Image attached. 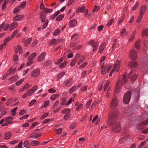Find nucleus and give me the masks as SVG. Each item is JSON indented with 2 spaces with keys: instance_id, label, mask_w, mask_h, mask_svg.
Instances as JSON below:
<instances>
[{
  "instance_id": "nucleus-1",
  "label": "nucleus",
  "mask_w": 148,
  "mask_h": 148,
  "mask_svg": "<svg viewBox=\"0 0 148 148\" xmlns=\"http://www.w3.org/2000/svg\"><path fill=\"white\" fill-rule=\"evenodd\" d=\"M118 112L115 111L111 113L108 119V123L110 126L111 127L113 131L115 132H118L121 129L120 124L118 121Z\"/></svg>"
},
{
  "instance_id": "nucleus-2",
  "label": "nucleus",
  "mask_w": 148,
  "mask_h": 148,
  "mask_svg": "<svg viewBox=\"0 0 148 148\" xmlns=\"http://www.w3.org/2000/svg\"><path fill=\"white\" fill-rule=\"evenodd\" d=\"M131 96V92L130 91H127L125 94L123 99V102L125 104H127L129 102Z\"/></svg>"
},
{
  "instance_id": "nucleus-3",
  "label": "nucleus",
  "mask_w": 148,
  "mask_h": 148,
  "mask_svg": "<svg viewBox=\"0 0 148 148\" xmlns=\"http://www.w3.org/2000/svg\"><path fill=\"white\" fill-rule=\"evenodd\" d=\"M118 99L116 97L112 99L110 104V108L112 109L116 108L118 106Z\"/></svg>"
},
{
  "instance_id": "nucleus-4",
  "label": "nucleus",
  "mask_w": 148,
  "mask_h": 148,
  "mask_svg": "<svg viewBox=\"0 0 148 148\" xmlns=\"http://www.w3.org/2000/svg\"><path fill=\"white\" fill-rule=\"evenodd\" d=\"M134 69L131 70V71L128 75V78L130 80L131 82L133 83L136 80L137 77V75L136 74H132V72Z\"/></svg>"
},
{
  "instance_id": "nucleus-5",
  "label": "nucleus",
  "mask_w": 148,
  "mask_h": 148,
  "mask_svg": "<svg viewBox=\"0 0 148 148\" xmlns=\"http://www.w3.org/2000/svg\"><path fill=\"white\" fill-rule=\"evenodd\" d=\"M137 54L136 51L132 49L130 51V57L132 60H135L137 58Z\"/></svg>"
},
{
  "instance_id": "nucleus-6",
  "label": "nucleus",
  "mask_w": 148,
  "mask_h": 148,
  "mask_svg": "<svg viewBox=\"0 0 148 148\" xmlns=\"http://www.w3.org/2000/svg\"><path fill=\"white\" fill-rule=\"evenodd\" d=\"M40 71L39 69H35L31 73V76L33 77H36L40 74Z\"/></svg>"
},
{
  "instance_id": "nucleus-7",
  "label": "nucleus",
  "mask_w": 148,
  "mask_h": 148,
  "mask_svg": "<svg viewBox=\"0 0 148 148\" xmlns=\"http://www.w3.org/2000/svg\"><path fill=\"white\" fill-rule=\"evenodd\" d=\"M46 53L45 52H42L38 56L37 60L38 62H41L45 59Z\"/></svg>"
},
{
  "instance_id": "nucleus-8",
  "label": "nucleus",
  "mask_w": 148,
  "mask_h": 148,
  "mask_svg": "<svg viewBox=\"0 0 148 148\" xmlns=\"http://www.w3.org/2000/svg\"><path fill=\"white\" fill-rule=\"evenodd\" d=\"M147 123H148V119L143 123L138 125L136 126V128L138 130H140L143 128V125H146Z\"/></svg>"
},
{
  "instance_id": "nucleus-9",
  "label": "nucleus",
  "mask_w": 148,
  "mask_h": 148,
  "mask_svg": "<svg viewBox=\"0 0 148 148\" xmlns=\"http://www.w3.org/2000/svg\"><path fill=\"white\" fill-rule=\"evenodd\" d=\"M147 123H148V119L143 123L138 125L136 126V128L138 130H140L143 128V125H146Z\"/></svg>"
},
{
  "instance_id": "nucleus-10",
  "label": "nucleus",
  "mask_w": 148,
  "mask_h": 148,
  "mask_svg": "<svg viewBox=\"0 0 148 148\" xmlns=\"http://www.w3.org/2000/svg\"><path fill=\"white\" fill-rule=\"evenodd\" d=\"M147 123H148V119L143 123L138 125L136 126V128L138 130H140L143 128V125H146Z\"/></svg>"
},
{
  "instance_id": "nucleus-11",
  "label": "nucleus",
  "mask_w": 148,
  "mask_h": 148,
  "mask_svg": "<svg viewBox=\"0 0 148 148\" xmlns=\"http://www.w3.org/2000/svg\"><path fill=\"white\" fill-rule=\"evenodd\" d=\"M147 123H148V119L143 123L138 125L136 126V128L138 130H140L143 128V125H146Z\"/></svg>"
},
{
  "instance_id": "nucleus-12",
  "label": "nucleus",
  "mask_w": 148,
  "mask_h": 148,
  "mask_svg": "<svg viewBox=\"0 0 148 148\" xmlns=\"http://www.w3.org/2000/svg\"><path fill=\"white\" fill-rule=\"evenodd\" d=\"M129 66L132 68H136L138 66V63L137 62L134 60L131 61L128 64Z\"/></svg>"
},
{
  "instance_id": "nucleus-13",
  "label": "nucleus",
  "mask_w": 148,
  "mask_h": 148,
  "mask_svg": "<svg viewBox=\"0 0 148 148\" xmlns=\"http://www.w3.org/2000/svg\"><path fill=\"white\" fill-rule=\"evenodd\" d=\"M40 18L41 19L42 23L44 22L46 18L45 13L44 11H41L40 13Z\"/></svg>"
},
{
  "instance_id": "nucleus-14",
  "label": "nucleus",
  "mask_w": 148,
  "mask_h": 148,
  "mask_svg": "<svg viewBox=\"0 0 148 148\" xmlns=\"http://www.w3.org/2000/svg\"><path fill=\"white\" fill-rule=\"evenodd\" d=\"M77 22L75 19H73L69 21V25L71 27H73L77 25Z\"/></svg>"
},
{
  "instance_id": "nucleus-15",
  "label": "nucleus",
  "mask_w": 148,
  "mask_h": 148,
  "mask_svg": "<svg viewBox=\"0 0 148 148\" xmlns=\"http://www.w3.org/2000/svg\"><path fill=\"white\" fill-rule=\"evenodd\" d=\"M147 8L145 5H143L140 9V14L143 15L144 12L147 10Z\"/></svg>"
},
{
  "instance_id": "nucleus-16",
  "label": "nucleus",
  "mask_w": 148,
  "mask_h": 148,
  "mask_svg": "<svg viewBox=\"0 0 148 148\" xmlns=\"http://www.w3.org/2000/svg\"><path fill=\"white\" fill-rule=\"evenodd\" d=\"M23 17V15H17L15 16L13 19L14 21H18L21 20Z\"/></svg>"
},
{
  "instance_id": "nucleus-17",
  "label": "nucleus",
  "mask_w": 148,
  "mask_h": 148,
  "mask_svg": "<svg viewBox=\"0 0 148 148\" xmlns=\"http://www.w3.org/2000/svg\"><path fill=\"white\" fill-rule=\"evenodd\" d=\"M18 25V23L17 22H13L10 25V28L9 30L10 31L13 29L15 28Z\"/></svg>"
},
{
  "instance_id": "nucleus-18",
  "label": "nucleus",
  "mask_w": 148,
  "mask_h": 148,
  "mask_svg": "<svg viewBox=\"0 0 148 148\" xmlns=\"http://www.w3.org/2000/svg\"><path fill=\"white\" fill-rule=\"evenodd\" d=\"M76 56H77V57L74 60H73L71 62L70 65L71 66H73L75 65L77 62V59L78 58V57H79L80 56V54L79 53L77 54L75 58L76 57Z\"/></svg>"
},
{
  "instance_id": "nucleus-19",
  "label": "nucleus",
  "mask_w": 148,
  "mask_h": 148,
  "mask_svg": "<svg viewBox=\"0 0 148 148\" xmlns=\"http://www.w3.org/2000/svg\"><path fill=\"white\" fill-rule=\"evenodd\" d=\"M105 42H103L101 44L99 49V53H101L103 52L105 47Z\"/></svg>"
},
{
  "instance_id": "nucleus-20",
  "label": "nucleus",
  "mask_w": 148,
  "mask_h": 148,
  "mask_svg": "<svg viewBox=\"0 0 148 148\" xmlns=\"http://www.w3.org/2000/svg\"><path fill=\"white\" fill-rule=\"evenodd\" d=\"M58 42L55 38H53L51 40L49 44V46H52L53 45H56Z\"/></svg>"
},
{
  "instance_id": "nucleus-21",
  "label": "nucleus",
  "mask_w": 148,
  "mask_h": 148,
  "mask_svg": "<svg viewBox=\"0 0 148 148\" xmlns=\"http://www.w3.org/2000/svg\"><path fill=\"white\" fill-rule=\"evenodd\" d=\"M121 87V84H116L115 86V92L116 93H118L120 92V89Z\"/></svg>"
},
{
  "instance_id": "nucleus-22",
  "label": "nucleus",
  "mask_w": 148,
  "mask_h": 148,
  "mask_svg": "<svg viewBox=\"0 0 148 148\" xmlns=\"http://www.w3.org/2000/svg\"><path fill=\"white\" fill-rule=\"evenodd\" d=\"M36 56V53L35 52L31 54L28 58V60H34L33 58Z\"/></svg>"
},
{
  "instance_id": "nucleus-23",
  "label": "nucleus",
  "mask_w": 148,
  "mask_h": 148,
  "mask_svg": "<svg viewBox=\"0 0 148 148\" xmlns=\"http://www.w3.org/2000/svg\"><path fill=\"white\" fill-rule=\"evenodd\" d=\"M23 146L27 148H29L30 145L29 144V141L27 140H25L23 143Z\"/></svg>"
},
{
  "instance_id": "nucleus-24",
  "label": "nucleus",
  "mask_w": 148,
  "mask_h": 148,
  "mask_svg": "<svg viewBox=\"0 0 148 148\" xmlns=\"http://www.w3.org/2000/svg\"><path fill=\"white\" fill-rule=\"evenodd\" d=\"M80 85H79V86H73L69 90V92L70 93H71L75 91V90H76L77 89V88L80 86Z\"/></svg>"
},
{
  "instance_id": "nucleus-25",
  "label": "nucleus",
  "mask_w": 148,
  "mask_h": 148,
  "mask_svg": "<svg viewBox=\"0 0 148 148\" xmlns=\"http://www.w3.org/2000/svg\"><path fill=\"white\" fill-rule=\"evenodd\" d=\"M140 40H138L135 43V49H139L140 47Z\"/></svg>"
},
{
  "instance_id": "nucleus-26",
  "label": "nucleus",
  "mask_w": 148,
  "mask_h": 148,
  "mask_svg": "<svg viewBox=\"0 0 148 148\" xmlns=\"http://www.w3.org/2000/svg\"><path fill=\"white\" fill-rule=\"evenodd\" d=\"M26 3V1H23L21 3L20 5L18 6L20 8H21L22 9H23L25 8Z\"/></svg>"
},
{
  "instance_id": "nucleus-27",
  "label": "nucleus",
  "mask_w": 148,
  "mask_h": 148,
  "mask_svg": "<svg viewBox=\"0 0 148 148\" xmlns=\"http://www.w3.org/2000/svg\"><path fill=\"white\" fill-rule=\"evenodd\" d=\"M65 74V72L63 71L59 73L57 75L56 78L57 79H59L62 77Z\"/></svg>"
},
{
  "instance_id": "nucleus-28",
  "label": "nucleus",
  "mask_w": 148,
  "mask_h": 148,
  "mask_svg": "<svg viewBox=\"0 0 148 148\" xmlns=\"http://www.w3.org/2000/svg\"><path fill=\"white\" fill-rule=\"evenodd\" d=\"M32 40V38H28L25 41V47H27L30 43Z\"/></svg>"
},
{
  "instance_id": "nucleus-29",
  "label": "nucleus",
  "mask_w": 148,
  "mask_h": 148,
  "mask_svg": "<svg viewBox=\"0 0 148 148\" xmlns=\"http://www.w3.org/2000/svg\"><path fill=\"white\" fill-rule=\"evenodd\" d=\"M5 137L4 138L5 140H8L11 137L12 134L10 132H7L5 134Z\"/></svg>"
},
{
  "instance_id": "nucleus-30",
  "label": "nucleus",
  "mask_w": 148,
  "mask_h": 148,
  "mask_svg": "<svg viewBox=\"0 0 148 148\" xmlns=\"http://www.w3.org/2000/svg\"><path fill=\"white\" fill-rule=\"evenodd\" d=\"M143 45L144 46L143 49L145 50L148 48V41L145 40L143 42Z\"/></svg>"
},
{
  "instance_id": "nucleus-31",
  "label": "nucleus",
  "mask_w": 148,
  "mask_h": 148,
  "mask_svg": "<svg viewBox=\"0 0 148 148\" xmlns=\"http://www.w3.org/2000/svg\"><path fill=\"white\" fill-rule=\"evenodd\" d=\"M64 17V14H60L56 18V20L59 21L62 20Z\"/></svg>"
},
{
  "instance_id": "nucleus-32",
  "label": "nucleus",
  "mask_w": 148,
  "mask_h": 148,
  "mask_svg": "<svg viewBox=\"0 0 148 148\" xmlns=\"http://www.w3.org/2000/svg\"><path fill=\"white\" fill-rule=\"evenodd\" d=\"M98 46V44L97 42L95 43L92 46L93 49L92 51L93 52H95L97 50Z\"/></svg>"
},
{
  "instance_id": "nucleus-33",
  "label": "nucleus",
  "mask_w": 148,
  "mask_h": 148,
  "mask_svg": "<svg viewBox=\"0 0 148 148\" xmlns=\"http://www.w3.org/2000/svg\"><path fill=\"white\" fill-rule=\"evenodd\" d=\"M107 66H104L102 68L101 73L103 75H105L106 73Z\"/></svg>"
},
{
  "instance_id": "nucleus-34",
  "label": "nucleus",
  "mask_w": 148,
  "mask_h": 148,
  "mask_svg": "<svg viewBox=\"0 0 148 148\" xmlns=\"http://www.w3.org/2000/svg\"><path fill=\"white\" fill-rule=\"evenodd\" d=\"M40 143L37 140H33L31 142V145L33 146H35L38 145Z\"/></svg>"
},
{
  "instance_id": "nucleus-35",
  "label": "nucleus",
  "mask_w": 148,
  "mask_h": 148,
  "mask_svg": "<svg viewBox=\"0 0 148 148\" xmlns=\"http://www.w3.org/2000/svg\"><path fill=\"white\" fill-rule=\"evenodd\" d=\"M127 81V76L125 74H124L123 75V78L122 79V81L121 82V83H126Z\"/></svg>"
},
{
  "instance_id": "nucleus-36",
  "label": "nucleus",
  "mask_w": 148,
  "mask_h": 148,
  "mask_svg": "<svg viewBox=\"0 0 148 148\" xmlns=\"http://www.w3.org/2000/svg\"><path fill=\"white\" fill-rule=\"evenodd\" d=\"M29 137L33 139H35L37 138V136H36V132H34V133L31 134L29 135Z\"/></svg>"
},
{
  "instance_id": "nucleus-37",
  "label": "nucleus",
  "mask_w": 148,
  "mask_h": 148,
  "mask_svg": "<svg viewBox=\"0 0 148 148\" xmlns=\"http://www.w3.org/2000/svg\"><path fill=\"white\" fill-rule=\"evenodd\" d=\"M67 64L66 61H64V62L61 63L60 65V68L63 69L64 68Z\"/></svg>"
},
{
  "instance_id": "nucleus-38",
  "label": "nucleus",
  "mask_w": 148,
  "mask_h": 148,
  "mask_svg": "<svg viewBox=\"0 0 148 148\" xmlns=\"http://www.w3.org/2000/svg\"><path fill=\"white\" fill-rule=\"evenodd\" d=\"M71 110L70 109H64L62 111V113L64 114H68L71 112Z\"/></svg>"
},
{
  "instance_id": "nucleus-39",
  "label": "nucleus",
  "mask_w": 148,
  "mask_h": 148,
  "mask_svg": "<svg viewBox=\"0 0 148 148\" xmlns=\"http://www.w3.org/2000/svg\"><path fill=\"white\" fill-rule=\"evenodd\" d=\"M59 96L58 94H55L52 95L51 97V100H54L58 97Z\"/></svg>"
},
{
  "instance_id": "nucleus-40",
  "label": "nucleus",
  "mask_w": 148,
  "mask_h": 148,
  "mask_svg": "<svg viewBox=\"0 0 148 148\" xmlns=\"http://www.w3.org/2000/svg\"><path fill=\"white\" fill-rule=\"evenodd\" d=\"M143 15L140 14L139 16L137 18L136 21L137 23H139L142 21Z\"/></svg>"
},
{
  "instance_id": "nucleus-41",
  "label": "nucleus",
  "mask_w": 148,
  "mask_h": 148,
  "mask_svg": "<svg viewBox=\"0 0 148 148\" xmlns=\"http://www.w3.org/2000/svg\"><path fill=\"white\" fill-rule=\"evenodd\" d=\"M142 36L146 35L148 36V30L146 29H143L142 32Z\"/></svg>"
},
{
  "instance_id": "nucleus-42",
  "label": "nucleus",
  "mask_w": 148,
  "mask_h": 148,
  "mask_svg": "<svg viewBox=\"0 0 148 148\" xmlns=\"http://www.w3.org/2000/svg\"><path fill=\"white\" fill-rule=\"evenodd\" d=\"M61 32L60 29H57L53 33L54 36H56L58 35Z\"/></svg>"
},
{
  "instance_id": "nucleus-43",
  "label": "nucleus",
  "mask_w": 148,
  "mask_h": 148,
  "mask_svg": "<svg viewBox=\"0 0 148 148\" xmlns=\"http://www.w3.org/2000/svg\"><path fill=\"white\" fill-rule=\"evenodd\" d=\"M63 58L61 57L60 59L57 60L56 62H55V64H59L61 63L63 60Z\"/></svg>"
},
{
  "instance_id": "nucleus-44",
  "label": "nucleus",
  "mask_w": 148,
  "mask_h": 148,
  "mask_svg": "<svg viewBox=\"0 0 148 148\" xmlns=\"http://www.w3.org/2000/svg\"><path fill=\"white\" fill-rule=\"evenodd\" d=\"M127 135H125V136L121 138L120 139V140L121 141V142H123L125 141V140H127Z\"/></svg>"
},
{
  "instance_id": "nucleus-45",
  "label": "nucleus",
  "mask_w": 148,
  "mask_h": 148,
  "mask_svg": "<svg viewBox=\"0 0 148 148\" xmlns=\"http://www.w3.org/2000/svg\"><path fill=\"white\" fill-rule=\"evenodd\" d=\"M18 60L19 59L18 55L15 54L13 57V61H18Z\"/></svg>"
},
{
  "instance_id": "nucleus-46",
  "label": "nucleus",
  "mask_w": 148,
  "mask_h": 148,
  "mask_svg": "<svg viewBox=\"0 0 148 148\" xmlns=\"http://www.w3.org/2000/svg\"><path fill=\"white\" fill-rule=\"evenodd\" d=\"M100 9V7L97 5H95L94 7V8L93 10V12H95L98 11Z\"/></svg>"
},
{
  "instance_id": "nucleus-47",
  "label": "nucleus",
  "mask_w": 148,
  "mask_h": 148,
  "mask_svg": "<svg viewBox=\"0 0 148 148\" xmlns=\"http://www.w3.org/2000/svg\"><path fill=\"white\" fill-rule=\"evenodd\" d=\"M88 64V62H84L79 66V68L82 69L84 68Z\"/></svg>"
},
{
  "instance_id": "nucleus-48",
  "label": "nucleus",
  "mask_w": 148,
  "mask_h": 148,
  "mask_svg": "<svg viewBox=\"0 0 148 148\" xmlns=\"http://www.w3.org/2000/svg\"><path fill=\"white\" fill-rule=\"evenodd\" d=\"M48 23V20H47L45 21V23H44V24H43L42 25V27L43 29H45L47 27Z\"/></svg>"
},
{
  "instance_id": "nucleus-49",
  "label": "nucleus",
  "mask_w": 148,
  "mask_h": 148,
  "mask_svg": "<svg viewBox=\"0 0 148 148\" xmlns=\"http://www.w3.org/2000/svg\"><path fill=\"white\" fill-rule=\"evenodd\" d=\"M19 77H18L17 75H15L14 76L11 78L12 79V80L14 82H16L19 79Z\"/></svg>"
},
{
  "instance_id": "nucleus-50",
  "label": "nucleus",
  "mask_w": 148,
  "mask_h": 148,
  "mask_svg": "<svg viewBox=\"0 0 148 148\" xmlns=\"http://www.w3.org/2000/svg\"><path fill=\"white\" fill-rule=\"evenodd\" d=\"M20 9V8L18 6L16 7L13 10V13L14 14L16 13Z\"/></svg>"
},
{
  "instance_id": "nucleus-51",
  "label": "nucleus",
  "mask_w": 148,
  "mask_h": 148,
  "mask_svg": "<svg viewBox=\"0 0 148 148\" xmlns=\"http://www.w3.org/2000/svg\"><path fill=\"white\" fill-rule=\"evenodd\" d=\"M114 21V19H110L108 22L107 23L106 25L108 26H110L113 22Z\"/></svg>"
},
{
  "instance_id": "nucleus-52",
  "label": "nucleus",
  "mask_w": 148,
  "mask_h": 148,
  "mask_svg": "<svg viewBox=\"0 0 148 148\" xmlns=\"http://www.w3.org/2000/svg\"><path fill=\"white\" fill-rule=\"evenodd\" d=\"M13 119V117L12 116H10L6 118L5 119V122H9L10 121L12 120Z\"/></svg>"
},
{
  "instance_id": "nucleus-53",
  "label": "nucleus",
  "mask_w": 148,
  "mask_h": 148,
  "mask_svg": "<svg viewBox=\"0 0 148 148\" xmlns=\"http://www.w3.org/2000/svg\"><path fill=\"white\" fill-rule=\"evenodd\" d=\"M82 46L81 45H78L76 46L74 48L72 49V50H79L80 49H81L82 48Z\"/></svg>"
},
{
  "instance_id": "nucleus-54",
  "label": "nucleus",
  "mask_w": 148,
  "mask_h": 148,
  "mask_svg": "<svg viewBox=\"0 0 148 148\" xmlns=\"http://www.w3.org/2000/svg\"><path fill=\"white\" fill-rule=\"evenodd\" d=\"M52 62V60H48L45 62V65L48 66L51 64Z\"/></svg>"
},
{
  "instance_id": "nucleus-55",
  "label": "nucleus",
  "mask_w": 148,
  "mask_h": 148,
  "mask_svg": "<svg viewBox=\"0 0 148 148\" xmlns=\"http://www.w3.org/2000/svg\"><path fill=\"white\" fill-rule=\"evenodd\" d=\"M120 64V61L119 60H117L116 63L114 64V66L116 68L117 66H119Z\"/></svg>"
},
{
  "instance_id": "nucleus-56",
  "label": "nucleus",
  "mask_w": 148,
  "mask_h": 148,
  "mask_svg": "<svg viewBox=\"0 0 148 148\" xmlns=\"http://www.w3.org/2000/svg\"><path fill=\"white\" fill-rule=\"evenodd\" d=\"M122 32H121V35L122 36L123 35H124L126 36L127 35V34L126 33V30L125 28H123L121 30Z\"/></svg>"
},
{
  "instance_id": "nucleus-57",
  "label": "nucleus",
  "mask_w": 148,
  "mask_h": 148,
  "mask_svg": "<svg viewBox=\"0 0 148 148\" xmlns=\"http://www.w3.org/2000/svg\"><path fill=\"white\" fill-rule=\"evenodd\" d=\"M44 11L47 13H50L53 11V10L46 8L44 9Z\"/></svg>"
},
{
  "instance_id": "nucleus-58",
  "label": "nucleus",
  "mask_w": 148,
  "mask_h": 148,
  "mask_svg": "<svg viewBox=\"0 0 148 148\" xmlns=\"http://www.w3.org/2000/svg\"><path fill=\"white\" fill-rule=\"evenodd\" d=\"M139 5V3L138 2H137L135 5L132 8V10H135L136 8H137L138 6Z\"/></svg>"
},
{
  "instance_id": "nucleus-59",
  "label": "nucleus",
  "mask_w": 148,
  "mask_h": 148,
  "mask_svg": "<svg viewBox=\"0 0 148 148\" xmlns=\"http://www.w3.org/2000/svg\"><path fill=\"white\" fill-rule=\"evenodd\" d=\"M84 59L85 57L84 56L82 57L80 60L77 63L78 65H79L82 63L84 61Z\"/></svg>"
},
{
  "instance_id": "nucleus-60",
  "label": "nucleus",
  "mask_w": 148,
  "mask_h": 148,
  "mask_svg": "<svg viewBox=\"0 0 148 148\" xmlns=\"http://www.w3.org/2000/svg\"><path fill=\"white\" fill-rule=\"evenodd\" d=\"M13 37H12L10 35L8 37H7L5 39V40H6V42H8L10 40H11L13 38Z\"/></svg>"
},
{
  "instance_id": "nucleus-61",
  "label": "nucleus",
  "mask_w": 148,
  "mask_h": 148,
  "mask_svg": "<svg viewBox=\"0 0 148 148\" xmlns=\"http://www.w3.org/2000/svg\"><path fill=\"white\" fill-rule=\"evenodd\" d=\"M146 141H144L143 142H141L139 146V148H141L143 146H144L146 144Z\"/></svg>"
},
{
  "instance_id": "nucleus-62",
  "label": "nucleus",
  "mask_w": 148,
  "mask_h": 148,
  "mask_svg": "<svg viewBox=\"0 0 148 148\" xmlns=\"http://www.w3.org/2000/svg\"><path fill=\"white\" fill-rule=\"evenodd\" d=\"M103 28V25H101L100 26H99L98 27L97 29L99 32L101 31Z\"/></svg>"
},
{
  "instance_id": "nucleus-63",
  "label": "nucleus",
  "mask_w": 148,
  "mask_h": 148,
  "mask_svg": "<svg viewBox=\"0 0 148 148\" xmlns=\"http://www.w3.org/2000/svg\"><path fill=\"white\" fill-rule=\"evenodd\" d=\"M5 27L3 28V30L5 31H7L9 27V24H5Z\"/></svg>"
},
{
  "instance_id": "nucleus-64",
  "label": "nucleus",
  "mask_w": 148,
  "mask_h": 148,
  "mask_svg": "<svg viewBox=\"0 0 148 148\" xmlns=\"http://www.w3.org/2000/svg\"><path fill=\"white\" fill-rule=\"evenodd\" d=\"M75 0H69L67 3V5L68 7L71 5L72 3L74 2Z\"/></svg>"
}]
</instances>
